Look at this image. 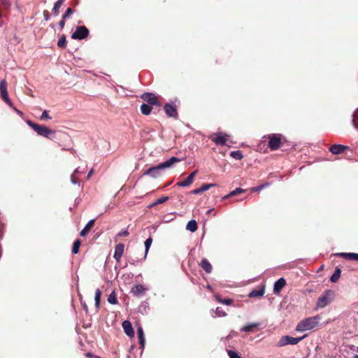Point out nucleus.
<instances>
[{
	"label": "nucleus",
	"mask_w": 358,
	"mask_h": 358,
	"mask_svg": "<svg viewBox=\"0 0 358 358\" xmlns=\"http://www.w3.org/2000/svg\"><path fill=\"white\" fill-rule=\"evenodd\" d=\"M180 161V159L176 157H172L157 166H151L143 173V176H148L152 178H157L162 174L163 170L171 168L175 163Z\"/></svg>",
	"instance_id": "nucleus-1"
},
{
	"label": "nucleus",
	"mask_w": 358,
	"mask_h": 358,
	"mask_svg": "<svg viewBox=\"0 0 358 358\" xmlns=\"http://www.w3.org/2000/svg\"><path fill=\"white\" fill-rule=\"evenodd\" d=\"M321 317L320 315L307 317L300 321L296 327V331L303 332L306 331L313 330L318 326Z\"/></svg>",
	"instance_id": "nucleus-2"
},
{
	"label": "nucleus",
	"mask_w": 358,
	"mask_h": 358,
	"mask_svg": "<svg viewBox=\"0 0 358 358\" xmlns=\"http://www.w3.org/2000/svg\"><path fill=\"white\" fill-rule=\"evenodd\" d=\"M27 124L32 128L38 136L52 140L55 137V131L48 128L45 125L38 124L31 120H27Z\"/></svg>",
	"instance_id": "nucleus-3"
},
{
	"label": "nucleus",
	"mask_w": 358,
	"mask_h": 358,
	"mask_svg": "<svg viewBox=\"0 0 358 358\" xmlns=\"http://www.w3.org/2000/svg\"><path fill=\"white\" fill-rule=\"evenodd\" d=\"M334 298V292L331 289L325 290L323 294L318 298L316 308L321 309L324 308L327 306L331 303Z\"/></svg>",
	"instance_id": "nucleus-4"
},
{
	"label": "nucleus",
	"mask_w": 358,
	"mask_h": 358,
	"mask_svg": "<svg viewBox=\"0 0 358 358\" xmlns=\"http://www.w3.org/2000/svg\"><path fill=\"white\" fill-rule=\"evenodd\" d=\"M306 337V335H304L299 338H294L289 336H283L280 338L279 341L278 342L277 346L283 347L287 345H296Z\"/></svg>",
	"instance_id": "nucleus-5"
},
{
	"label": "nucleus",
	"mask_w": 358,
	"mask_h": 358,
	"mask_svg": "<svg viewBox=\"0 0 358 358\" xmlns=\"http://www.w3.org/2000/svg\"><path fill=\"white\" fill-rule=\"evenodd\" d=\"M268 147L271 150L279 149L282 144V135L279 134H269L268 136Z\"/></svg>",
	"instance_id": "nucleus-6"
},
{
	"label": "nucleus",
	"mask_w": 358,
	"mask_h": 358,
	"mask_svg": "<svg viewBox=\"0 0 358 358\" xmlns=\"http://www.w3.org/2000/svg\"><path fill=\"white\" fill-rule=\"evenodd\" d=\"M90 34L88 29L85 26H78L76 31L72 34L71 38L75 40H83Z\"/></svg>",
	"instance_id": "nucleus-7"
},
{
	"label": "nucleus",
	"mask_w": 358,
	"mask_h": 358,
	"mask_svg": "<svg viewBox=\"0 0 358 358\" xmlns=\"http://www.w3.org/2000/svg\"><path fill=\"white\" fill-rule=\"evenodd\" d=\"M164 110L165 111L166 115L169 117H173L177 119L178 117V113L177 110V106L173 102L166 103L164 106Z\"/></svg>",
	"instance_id": "nucleus-8"
},
{
	"label": "nucleus",
	"mask_w": 358,
	"mask_h": 358,
	"mask_svg": "<svg viewBox=\"0 0 358 358\" xmlns=\"http://www.w3.org/2000/svg\"><path fill=\"white\" fill-rule=\"evenodd\" d=\"M227 136H228V135L227 134H224L222 132H217V133L214 134L211 136V140L216 145H224L227 144V141L226 138Z\"/></svg>",
	"instance_id": "nucleus-9"
},
{
	"label": "nucleus",
	"mask_w": 358,
	"mask_h": 358,
	"mask_svg": "<svg viewBox=\"0 0 358 358\" xmlns=\"http://www.w3.org/2000/svg\"><path fill=\"white\" fill-rule=\"evenodd\" d=\"M141 99L145 102L148 103L149 105H155L159 106L161 104L157 100V96L150 92H145L141 95Z\"/></svg>",
	"instance_id": "nucleus-10"
},
{
	"label": "nucleus",
	"mask_w": 358,
	"mask_h": 358,
	"mask_svg": "<svg viewBox=\"0 0 358 358\" xmlns=\"http://www.w3.org/2000/svg\"><path fill=\"white\" fill-rule=\"evenodd\" d=\"M197 170L194 171L184 180L178 182L176 183V185L182 187L189 186L193 182L194 178L195 176L197 174Z\"/></svg>",
	"instance_id": "nucleus-11"
},
{
	"label": "nucleus",
	"mask_w": 358,
	"mask_h": 358,
	"mask_svg": "<svg viewBox=\"0 0 358 358\" xmlns=\"http://www.w3.org/2000/svg\"><path fill=\"white\" fill-rule=\"evenodd\" d=\"M147 289L142 285H135L131 289V293L135 296H140L144 294Z\"/></svg>",
	"instance_id": "nucleus-12"
},
{
	"label": "nucleus",
	"mask_w": 358,
	"mask_h": 358,
	"mask_svg": "<svg viewBox=\"0 0 358 358\" xmlns=\"http://www.w3.org/2000/svg\"><path fill=\"white\" fill-rule=\"evenodd\" d=\"M124 245L123 243H118L117 245H116L113 257L117 262H120L124 253Z\"/></svg>",
	"instance_id": "nucleus-13"
},
{
	"label": "nucleus",
	"mask_w": 358,
	"mask_h": 358,
	"mask_svg": "<svg viewBox=\"0 0 358 358\" xmlns=\"http://www.w3.org/2000/svg\"><path fill=\"white\" fill-rule=\"evenodd\" d=\"M348 148V147L345 145L334 144L330 147L329 151L334 155H339L343 153Z\"/></svg>",
	"instance_id": "nucleus-14"
},
{
	"label": "nucleus",
	"mask_w": 358,
	"mask_h": 358,
	"mask_svg": "<svg viewBox=\"0 0 358 358\" xmlns=\"http://www.w3.org/2000/svg\"><path fill=\"white\" fill-rule=\"evenodd\" d=\"M137 336H138V342L140 344V348L143 351L144 350L145 345V339L143 329L142 327H141V326H139L137 328Z\"/></svg>",
	"instance_id": "nucleus-15"
},
{
	"label": "nucleus",
	"mask_w": 358,
	"mask_h": 358,
	"mask_svg": "<svg viewBox=\"0 0 358 358\" xmlns=\"http://www.w3.org/2000/svg\"><path fill=\"white\" fill-rule=\"evenodd\" d=\"M122 327L124 329V333L129 337H133L134 336V331L131 324L129 321L125 320L122 322Z\"/></svg>",
	"instance_id": "nucleus-16"
},
{
	"label": "nucleus",
	"mask_w": 358,
	"mask_h": 358,
	"mask_svg": "<svg viewBox=\"0 0 358 358\" xmlns=\"http://www.w3.org/2000/svg\"><path fill=\"white\" fill-rule=\"evenodd\" d=\"M286 285V281L284 278H280L278 280H276L273 285V292L275 294L279 293L281 289Z\"/></svg>",
	"instance_id": "nucleus-17"
},
{
	"label": "nucleus",
	"mask_w": 358,
	"mask_h": 358,
	"mask_svg": "<svg viewBox=\"0 0 358 358\" xmlns=\"http://www.w3.org/2000/svg\"><path fill=\"white\" fill-rule=\"evenodd\" d=\"M338 256L344 257L348 260H355L358 261V253L354 252H340L337 254Z\"/></svg>",
	"instance_id": "nucleus-18"
},
{
	"label": "nucleus",
	"mask_w": 358,
	"mask_h": 358,
	"mask_svg": "<svg viewBox=\"0 0 358 358\" xmlns=\"http://www.w3.org/2000/svg\"><path fill=\"white\" fill-rule=\"evenodd\" d=\"M94 222L95 220L94 219L89 220L88 222L84 227V228L80 232V235L81 236H85L90 231L91 228L94 226Z\"/></svg>",
	"instance_id": "nucleus-19"
},
{
	"label": "nucleus",
	"mask_w": 358,
	"mask_h": 358,
	"mask_svg": "<svg viewBox=\"0 0 358 358\" xmlns=\"http://www.w3.org/2000/svg\"><path fill=\"white\" fill-rule=\"evenodd\" d=\"M0 91L1 96L3 100L8 97L7 91V84L4 80H1L0 83Z\"/></svg>",
	"instance_id": "nucleus-20"
},
{
	"label": "nucleus",
	"mask_w": 358,
	"mask_h": 358,
	"mask_svg": "<svg viewBox=\"0 0 358 358\" xmlns=\"http://www.w3.org/2000/svg\"><path fill=\"white\" fill-rule=\"evenodd\" d=\"M201 268L207 273H210L213 269L212 265L206 259H203L200 264Z\"/></svg>",
	"instance_id": "nucleus-21"
},
{
	"label": "nucleus",
	"mask_w": 358,
	"mask_h": 358,
	"mask_svg": "<svg viewBox=\"0 0 358 358\" xmlns=\"http://www.w3.org/2000/svg\"><path fill=\"white\" fill-rule=\"evenodd\" d=\"M264 292H265L264 287H262L259 289H254V290L251 291L249 293L248 296L250 298L262 296L264 294Z\"/></svg>",
	"instance_id": "nucleus-22"
},
{
	"label": "nucleus",
	"mask_w": 358,
	"mask_h": 358,
	"mask_svg": "<svg viewBox=\"0 0 358 358\" xmlns=\"http://www.w3.org/2000/svg\"><path fill=\"white\" fill-rule=\"evenodd\" d=\"M259 326V323H258V322L250 323V324H248L243 327L240 330H241V331H244V332H251L255 328H257Z\"/></svg>",
	"instance_id": "nucleus-23"
},
{
	"label": "nucleus",
	"mask_w": 358,
	"mask_h": 358,
	"mask_svg": "<svg viewBox=\"0 0 358 358\" xmlns=\"http://www.w3.org/2000/svg\"><path fill=\"white\" fill-rule=\"evenodd\" d=\"M152 243V238L151 237L148 238L145 241V242H144L145 254H144V256L143 257V259H146L148 253V251H149V250H150V248L151 247Z\"/></svg>",
	"instance_id": "nucleus-24"
},
{
	"label": "nucleus",
	"mask_w": 358,
	"mask_h": 358,
	"mask_svg": "<svg viewBox=\"0 0 358 358\" xmlns=\"http://www.w3.org/2000/svg\"><path fill=\"white\" fill-rule=\"evenodd\" d=\"M197 227V223L194 220H189L186 225V229L191 232L196 231Z\"/></svg>",
	"instance_id": "nucleus-25"
},
{
	"label": "nucleus",
	"mask_w": 358,
	"mask_h": 358,
	"mask_svg": "<svg viewBox=\"0 0 358 358\" xmlns=\"http://www.w3.org/2000/svg\"><path fill=\"white\" fill-rule=\"evenodd\" d=\"M245 192V189H243V188H241V187H238V188H236L234 190L231 191L229 194H228L227 195L224 196L222 199H227L231 196H236L237 194H239L241 193H243Z\"/></svg>",
	"instance_id": "nucleus-26"
},
{
	"label": "nucleus",
	"mask_w": 358,
	"mask_h": 358,
	"mask_svg": "<svg viewBox=\"0 0 358 358\" xmlns=\"http://www.w3.org/2000/svg\"><path fill=\"white\" fill-rule=\"evenodd\" d=\"M341 271L339 268L336 267L334 273L330 278V280L332 282H336L341 277Z\"/></svg>",
	"instance_id": "nucleus-27"
},
{
	"label": "nucleus",
	"mask_w": 358,
	"mask_h": 358,
	"mask_svg": "<svg viewBox=\"0 0 358 358\" xmlns=\"http://www.w3.org/2000/svg\"><path fill=\"white\" fill-rule=\"evenodd\" d=\"M63 3H64V0H57L55 3L53 8H52V13L55 15H59V9L61 8Z\"/></svg>",
	"instance_id": "nucleus-28"
},
{
	"label": "nucleus",
	"mask_w": 358,
	"mask_h": 358,
	"mask_svg": "<svg viewBox=\"0 0 358 358\" xmlns=\"http://www.w3.org/2000/svg\"><path fill=\"white\" fill-rule=\"evenodd\" d=\"M151 110H152V107L149 104L143 103L141 106V111L142 114H143V115H149L151 112Z\"/></svg>",
	"instance_id": "nucleus-29"
},
{
	"label": "nucleus",
	"mask_w": 358,
	"mask_h": 358,
	"mask_svg": "<svg viewBox=\"0 0 358 358\" xmlns=\"http://www.w3.org/2000/svg\"><path fill=\"white\" fill-rule=\"evenodd\" d=\"M101 296V291L99 289H96V292H95L94 301H95V306L97 309L99 308Z\"/></svg>",
	"instance_id": "nucleus-30"
},
{
	"label": "nucleus",
	"mask_w": 358,
	"mask_h": 358,
	"mask_svg": "<svg viewBox=\"0 0 358 358\" xmlns=\"http://www.w3.org/2000/svg\"><path fill=\"white\" fill-rule=\"evenodd\" d=\"M230 156L236 160H241L243 159V155L241 150H234L230 152Z\"/></svg>",
	"instance_id": "nucleus-31"
},
{
	"label": "nucleus",
	"mask_w": 358,
	"mask_h": 358,
	"mask_svg": "<svg viewBox=\"0 0 358 358\" xmlns=\"http://www.w3.org/2000/svg\"><path fill=\"white\" fill-rule=\"evenodd\" d=\"M107 301L110 304H117V299L116 297V293L115 290H113L108 296Z\"/></svg>",
	"instance_id": "nucleus-32"
},
{
	"label": "nucleus",
	"mask_w": 358,
	"mask_h": 358,
	"mask_svg": "<svg viewBox=\"0 0 358 358\" xmlns=\"http://www.w3.org/2000/svg\"><path fill=\"white\" fill-rule=\"evenodd\" d=\"M10 0H0V7L5 10H7L10 7Z\"/></svg>",
	"instance_id": "nucleus-33"
},
{
	"label": "nucleus",
	"mask_w": 358,
	"mask_h": 358,
	"mask_svg": "<svg viewBox=\"0 0 358 358\" xmlns=\"http://www.w3.org/2000/svg\"><path fill=\"white\" fill-rule=\"evenodd\" d=\"M80 246V241L79 239H77L74 241L72 247V253L77 254L79 251V248Z\"/></svg>",
	"instance_id": "nucleus-34"
},
{
	"label": "nucleus",
	"mask_w": 358,
	"mask_h": 358,
	"mask_svg": "<svg viewBox=\"0 0 358 358\" xmlns=\"http://www.w3.org/2000/svg\"><path fill=\"white\" fill-rule=\"evenodd\" d=\"M352 125L358 130V110L353 113V118L352 120Z\"/></svg>",
	"instance_id": "nucleus-35"
},
{
	"label": "nucleus",
	"mask_w": 358,
	"mask_h": 358,
	"mask_svg": "<svg viewBox=\"0 0 358 358\" xmlns=\"http://www.w3.org/2000/svg\"><path fill=\"white\" fill-rule=\"evenodd\" d=\"M57 45L59 47V48H65L66 45V36L65 35H62L58 42H57Z\"/></svg>",
	"instance_id": "nucleus-36"
},
{
	"label": "nucleus",
	"mask_w": 358,
	"mask_h": 358,
	"mask_svg": "<svg viewBox=\"0 0 358 358\" xmlns=\"http://www.w3.org/2000/svg\"><path fill=\"white\" fill-rule=\"evenodd\" d=\"M215 186H217V184H215V183L203 184L201 185V187L200 188H201V192H203L207 191V190L210 189L211 187H215Z\"/></svg>",
	"instance_id": "nucleus-37"
},
{
	"label": "nucleus",
	"mask_w": 358,
	"mask_h": 358,
	"mask_svg": "<svg viewBox=\"0 0 358 358\" xmlns=\"http://www.w3.org/2000/svg\"><path fill=\"white\" fill-rule=\"evenodd\" d=\"M268 185H269L268 183H265V184H262V185L257 186V187H254L251 188V192H260L261 190H262L265 187H268Z\"/></svg>",
	"instance_id": "nucleus-38"
},
{
	"label": "nucleus",
	"mask_w": 358,
	"mask_h": 358,
	"mask_svg": "<svg viewBox=\"0 0 358 358\" xmlns=\"http://www.w3.org/2000/svg\"><path fill=\"white\" fill-rule=\"evenodd\" d=\"M227 352L229 358H242L236 352L232 350H227Z\"/></svg>",
	"instance_id": "nucleus-39"
},
{
	"label": "nucleus",
	"mask_w": 358,
	"mask_h": 358,
	"mask_svg": "<svg viewBox=\"0 0 358 358\" xmlns=\"http://www.w3.org/2000/svg\"><path fill=\"white\" fill-rule=\"evenodd\" d=\"M216 299L220 302L222 304H224V305H227V306H229L232 303V300L231 299H220L218 298L217 296H216Z\"/></svg>",
	"instance_id": "nucleus-40"
},
{
	"label": "nucleus",
	"mask_w": 358,
	"mask_h": 358,
	"mask_svg": "<svg viewBox=\"0 0 358 358\" xmlns=\"http://www.w3.org/2000/svg\"><path fill=\"white\" fill-rule=\"evenodd\" d=\"M169 199V197L166 196H162L158 199H157L155 202H154V205H158V204H162L164 202H166L167 200Z\"/></svg>",
	"instance_id": "nucleus-41"
},
{
	"label": "nucleus",
	"mask_w": 358,
	"mask_h": 358,
	"mask_svg": "<svg viewBox=\"0 0 358 358\" xmlns=\"http://www.w3.org/2000/svg\"><path fill=\"white\" fill-rule=\"evenodd\" d=\"M148 306V303L146 301L143 302L138 307V312L143 313V311L146 310Z\"/></svg>",
	"instance_id": "nucleus-42"
},
{
	"label": "nucleus",
	"mask_w": 358,
	"mask_h": 358,
	"mask_svg": "<svg viewBox=\"0 0 358 358\" xmlns=\"http://www.w3.org/2000/svg\"><path fill=\"white\" fill-rule=\"evenodd\" d=\"M73 12H74V10H73L71 8H68L66 10V11H65L64 14L63 15L62 18H63V19H64V20H66V18H68V17H69V15H70L71 14H72Z\"/></svg>",
	"instance_id": "nucleus-43"
},
{
	"label": "nucleus",
	"mask_w": 358,
	"mask_h": 358,
	"mask_svg": "<svg viewBox=\"0 0 358 358\" xmlns=\"http://www.w3.org/2000/svg\"><path fill=\"white\" fill-rule=\"evenodd\" d=\"M145 259H130L129 260V263L131 264V265H134V266H136L138 265L139 263H142Z\"/></svg>",
	"instance_id": "nucleus-44"
},
{
	"label": "nucleus",
	"mask_w": 358,
	"mask_h": 358,
	"mask_svg": "<svg viewBox=\"0 0 358 358\" xmlns=\"http://www.w3.org/2000/svg\"><path fill=\"white\" fill-rule=\"evenodd\" d=\"M216 315L219 317L225 316V312L221 308H216Z\"/></svg>",
	"instance_id": "nucleus-45"
},
{
	"label": "nucleus",
	"mask_w": 358,
	"mask_h": 358,
	"mask_svg": "<svg viewBox=\"0 0 358 358\" xmlns=\"http://www.w3.org/2000/svg\"><path fill=\"white\" fill-rule=\"evenodd\" d=\"M45 119H48V120H50L51 117L49 116L48 115V110H44L43 113H42V115L41 116V120H45Z\"/></svg>",
	"instance_id": "nucleus-46"
},
{
	"label": "nucleus",
	"mask_w": 358,
	"mask_h": 358,
	"mask_svg": "<svg viewBox=\"0 0 358 358\" xmlns=\"http://www.w3.org/2000/svg\"><path fill=\"white\" fill-rule=\"evenodd\" d=\"M129 235V231L127 229L122 230L117 234L118 236H127Z\"/></svg>",
	"instance_id": "nucleus-47"
},
{
	"label": "nucleus",
	"mask_w": 358,
	"mask_h": 358,
	"mask_svg": "<svg viewBox=\"0 0 358 358\" xmlns=\"http://www.w3.org/2000/svg\"><path fill=\"white\" fill-rule=\"evenodd\" d=\"M43 16H44V20L45 21H48L50 18V13L46 10L43 11Z\"/></svg>",
	"instance_id": "nucleus-48"
},
{
	"label": "nucleus",
	"mask_w": 358,
	"mask_h": 358,
	"mask_svg": "<svg viewBox=\"0 0 358 358\" xmlns=\"http://www.w3.org/2000/svg\"><path fill=\"white\" fill-rule=\"evenodd\" d=\"M3 101L11 108H14V106L11 101V100L9 99V97L3 99Z\"/></svg>",
	"instance_id": "nucleus-49"
},
{
	"label": "nucleus",
	"mask_w": 358,
	"mask_h": 358,
	"mask_svg": "<svg viewBox=\"0 0 358 358\" xmlns=\"http://www.w3.org/2000/svg\"><path fill=\"white\" fill-rule=\"evenodd\" d=\"M58 25H59V27L60 29H64V25H65V20L62 18V19L59 22Z\"/></svg>",
	"instance_id": "nucleus-50"
},
{
	"label": "nucleus",
	"mask_w": 358,
	"mask_h": 358,
	"mask_svg": "<svg viewBox=\"0 0 358 358\" xmlns=\"http://www.w3.org/2000/svg\"><path fill=\"white\" fill-rule=\"evenodd\" d=\"M71 181L73 185L78 184V180L75 178L73 174L71 176Z\"/></svg>",
	"instance_id": "nucleus-51"
},
{
	"label": "nucleus",
	"mask_w": 358,
	"mask_h": 358,
	"mask_svg": "<svg viewBox=\"0 0 358 358\" xmlns=\"http://www.w3.org/2000/svg\"><path fill=\"white\" fill-rule=\"evenodd\" d=\"M202 192L201 190V188H197V189H194V190L192 191V194H201Z\"/></svg>",
	"instance_id": "nucleus-52"
},
{
	"label": "nucleus",
	"mask_w": 358,
	"mask_h": 358,
	"mask_svg": "<svg viewBox=\"0 0 358 358\" xmlns=\"http://www.w3.org/2000/svg\"><path fill=\"white\" fill-rule=\"evenodd\" d=\"M93 173H94V170H93V169H92L88 172V173H87V179H89V178L92 176Z\"/></svg>",
	"instance_id": "nucleus-53"
},
{
	"label": "nucleus",
	"mask_w": 358,
	"mask_h": 358,
	"mask_svg": "<svg viewBox=\"0 0 358 358\" xmlns=\"http://www.w3.org/2000/svg\"><path fill=\"white\" fill-rule=\"evenodd\" d=\"M18 115H22V111L19 110L18 109H17L15 106H14V108H13Z\"/></svg>",
	"instance_id": "nucleus-54"
},
{
	"label": "nucleus",
	"mask_w": 358,
	"mask_h": 358,
	"mask_svg": "<svg viewBox=\"0 0 358 358\" xmlns=\"http://www.w3.org/2000/svg\"><path fill=\"white\" fill-rule=\"evenodd\" d=\"M81 173V172L79 171V168H77V169L74 171V172H73V174L74 175L75 173Z\"/></svg>",
	"instance_id": "nucleus-55"
},
{
	"label": "nucleus",
	"mask_w": 358,
	"mask_h": 358,
	"mask_svg": "<svg viewBox=\"0 0 358 358\" xmlns=\"http://www.w3.org/2000/svg\"><path fill=\"white\" fill-rule=\"evenodd\" d=\"M86 356L88 357H93V355L91 353V352H87L86 354Z\"/></svg>",
	"instance_id": "nucleus-56"
},
{
	"label": "nucleus",
	"mask_w": 358,
	"mask_h": 358,
	"mask_svg": "<svg viewBox=\"0 0 358 358\" xmlns=\"http://www.w3.org/2000/svg\"><path fill=\"white\" fill-rule=\"evenodd\" d=\"M83 308L85 309V310L86 312H87L88 308H87V305H86L85 303L83 305Z\"/></svg>",
	"instance_id": "nucleus-57"
},
{
	"label": "nucleus",
	"mask_w": 358,
	"mask_h": 358,
	"mask_svg": "<svg viewBox=\"0 0 358 358\" xmlns=\"http://www.w3.org/2000/svg\"><path fill=\"white\" fill-rule=\"evenodd\" d=\"M213 210V208H210L207 210L206 214H210Z\"/></svg>",
	"instance_id": "nucleus-58"
},
{
	"label": "nucleus",
	"mask_w": 358,
	"mask_h": 358,
	"mask_svg": "<svg viewBox=\"0 0 358 358\" xmlns=\"http://www.w3.org/2000/svg\"><path fill=\"white\" fill-rule=\"evenodd\" d=\"M155 206V205H154V203H152V204H150V205L149 206V207H150V208H151V207H153V206Z\"/></svg>",
	"instance_id": "nucleus-59"
},
{
	"label": "nucleus",
	"mask_w": 358,
	"mask_h": 358,
	"mask_svg": "<svg viewBox=\"0 0 358 358\" xmlns=\"http://www.w3.org/2000/svg\"><path fill=\"white\" fill-rule=\"evenodd\" d=\"M353 358H358V355H355Z\"/></svg>",
	"instance_id": "nucleus-60"
},
{
	"label": "nucleus",
	"mask_w": 358,
	"mask_h": 358,
	"mask_svg": "<svg viewBox=\"0 0 358 358\" xmlns=\"http://www.w3.org/2000/svg\"><path fill=\"white\" fill-rule=\"evenodd\" d=\"M207 287H208V289H210L211 288L210 285H208Z\"/></svg>",
	"instance_id": "nucleus-61"
},
{
	"label": "nucleus",
	"mask_w": 358,
	"mask_h": 358,
	"mask_svg": "<svg viewBox=\"0 0 358 358\" xmlns=\"http://www.w3.org/2000/svg\"><path fill=\"white\" fill-rule=\"evenodd\" d=\"M95 357H96V358H100V357H98V356H95Z\"/></svg>",
	"instance_id": "nucleus-62"
}]
</instances>
